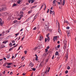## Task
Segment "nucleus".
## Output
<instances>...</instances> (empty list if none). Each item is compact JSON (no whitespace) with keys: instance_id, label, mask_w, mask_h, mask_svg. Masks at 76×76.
Here are the masks:
<instances>
[{"instance_id":"a211bd4d","label":"nucleus","mask_w":76,"mask_h":76,"mask_svg":"<svg viewBox=\"0 0 76 76\" xmlns=\"http://www.w3.org/2000/svg\"><path fill=\"white\" fill-rule=\"evenodd\" d=\"M20 14L21 15H23V12L22 11H21L20 12Z\"/></svg>"},{"instance_id":"4c0bfd02","label":"nucleus","mask_w":76,"mask_h":76,"mask_svg":"<svg viewBox=\"0 0 76 76\" xmlns=\"http://www.w3.org/2000/svg\"><path fill=\"white\" fill-rule=\"evenodd\" d=\"M32 70L33 71H35V70H36V69H35V68H33L32 69Z\"/></svg>"},{"instance_id":"de8ad7c7","label":"nucleus","mask_w":76,"mask_h":76,"mask_svg":"<svg viewBox=\"0 0 76 76\" xmlns=\"http://www.w3.org/2000/svg\"><path fill=\"white\" fill-rule=\"evenodd\" d=\"M54 55H53L52 57V59L53 60V59H54Z\"/></svg>"},{"instance_id":"6ab92c4d","label":"nucleus","mask_w":76,"mask_h":76,"mask_svg":"<svg viewBox=\"0 0 76 76\" xmlns=\"http://www.w3.org/2000/svg\"><path fill=\"white\" fill-rule=\"evenodd\" d=\"M6 57L7 58H9L10 57V55H7Z\"/></svg>"},{"instance_id":"3c124183","label":"nucleus","mask_w":76,"mask_h":76,"mask_svg":"<svg viewBox=\"0 0 76 76\" xmlns=\"http://www.w3.org/2000/svg\"><path fill=\"white\" fill-rule=\"evenodd\" d=\"M31 1V0H28V3H30Z\"/></svg>"},{"instance_id":"864d4df0","label":"nucleus","mask_w":76,"mask_h":76,"mask_svg":"<svg viewBox=\"0 0 76 76\" xmlns=\"http://www.w3.org/2000/svg\"><path fill=\"white\" fill-rule=\"evenodd\" d=\"M20 39V36H19L18 37V41H19V39Z\"/></svg>"},{"instance_id":"a878e982","label":"nucleus","mask_w":76,"mask_h":76,"mask_svg":"<svg viewBox=\"0 0 76 76\" xmlns=\"http://www.w3.org/2000/svg\"><path fill=\"white\" fill-rule=\"evenodd\" d=\"M9 38H10V36L9 35L7 37V39H9Z\"/></svg>"},{"instance_id":"f8f14e48","label":"nucleus","mask_w":76,"mask_h":76,"mask_svg":"<svg viewBox=\"0 0 76 76\" xmlns=\"http://www.w3.org/2000/svg\"><path fill=\"white\" fill-rule=\"evenodd\" d=\"M5 46L4 45H2L1 46V48H3Z\"/></svg>"},{"instance_id":"aec40b11","label":"nucleus","mask_w":76,"mask_h":76,"mask_svg":"<svg viewBox=\"0 0 76 76\" xmlns=\"http://www.w3.org/2000/svg\"><path fill=\"white\" fill-rule=\"evenodd\" d=\"M3 11V8H0V11L1 12L2 11Z\"/></svg>"},{"instance_id":"f257e3e1","label":"nucleus","mask_w":76,"mask_h":76,"mask_svg":"<svg viewBox=\"0 0 76 76\" xmlns=\"http://www.w3.org/2000/svg\"><path fill=\"white\" fill-rule=\"evenodd\" d=\"M4 23V21H2V20L0 18V26H3V25Z\"/></svg>"},{"instance_id":"6e6552de","label":"nucleus","mask_w":76,"mask_h":76,"mask_svg":"<svg viewBox=\"0 0 76 76\" xmlns=\"http://www.w3.org/2000/svg\"><path fill=\"white\" fill-rule=\"evenodd\" d=\"M45 25L46 26H49V23L47 22Z\"/></svg>"},{"instance_id":"f704fd0d","label":"nucleus","mask_w":76,"mask_h":76,"mask_svg":"<svg viewBox=\"0 0 76 76\" xmlns=\"http://www.w3.org/2000/svg\"><path fill=\"white\" fill-rule=\"evenodd\" d=\"M66 29H70V27L67 26L66 27Z\"/></svg>"},{"instance_id":"37998d69","label":"nucleus","mask_w":76,"mask_h":76,"mask_svg":"<svg viewBox=\"0 0 76 76\" xmlns=\"http://www.w3.org/2000/svg\"><path fill=\"white\" fill-rule=\"evenodd\" d=\"M37 29V27H35L33 28V30H35V29Z\"/></svg>"},{"instance_id":"f03ea898","label":"nucleus","mask_w":76,"mask_h":76,"mask_svg":"<svg viewBox=\"0 0 76 76\" xmlns=\"http://www.w3.org/2000/svg\"><path fill=\"white\" fill-rule=\"evenodd\" d=\"M29 66L31 67H33L34 66V64L31 61L29 62Z\"/></svg>"},{"instance_id":"4468645a","label":"nucleus","mask_w":76,"mask_h":76,"mask_svg":"<svg viewBox=\"0 0 76 76\" xmlns=\"http://www.w3.org/2000/svg\"><path fill=\"white\" fill-rule=\"evenodd\" d=\"M7 64V66H10V65H11V64H12V63H8Z\"/></svg>"},{"instance_id":"423d86ee","label":"nucleus","mask_w":76,"mask_h":76,"mask_svg":"<svg viewBox=\"0 0 76 76\" xmlns=\"http://www.w3.org/2000/svg\"><path fill=\"white\" fill-rule=\"evenodd\" d=\"M67 36L69 37V36H70V31H67Z\"/></svg>"},{"instance_id":"1a4fd4ad","label":"nucleus","mask_w":76,"mask_h":76,"mask_svg":"<svg viewBox=\"0 0 76 76\" xmlns=\"http://www.w3.org/2000/svg\"><path fill=\"white\" fill-rule=\"evenodd\" d=\"M64 4H65V0H63L62 5L64 6Z\"/></svg>"},{"instance_id":"58836bf2","label":"nucleus","mask_w":76,"mask_h":76,"mask_svg":"<svg viewBox=\"0 0 76 76\" xmlns=\"http://www.w3.org/2000/svg\"><path fill=\"white\" fill-rule=\"evenodd\" d=\"M38 57H36L35 60H36V61H37V60H38Z\"/></svg>"},{"instance_id":"338daca9","label":"nucleus","mask_w":76,"mask_h":76,"mask_svg":"<svg viewBox=\"0 0 76 76\" xmlns=\"http://www.w3.org/2000/svg\"><path fill=\"white\" fill-rule=\"evenodd\" d=\"M4 14H5V15H7V12H4Z\"/></svg>"},{"instance_id":"2eb2a0df","label":"nucleus","mask_w":76,"mask_h":76,"mask_svg":"<svg viewBox=\"0 0 76 76\" xmlns=\"http://www.w3.org/2000/svg\"><path fill=\"white\" fill-rule=\"evenodd\" d=\"M58 54V51H56L55 53V55L57 56Z\"/></svg>"},{"instance_id":"cd10ccee","label":"nucleus","mask_w":76,"mask_h":76,"mask_svg":"<svg viewBox=\"0 0 76 76\" xmlns=\"http://www.w3.org/2000/svg\"><path fill=\"white\" fill-rule=\"evenodd\" d=\"M45 8H44V10H45V9H46V5H45Z\"/></svg>"},{"instance_id":"774afa93","label":"nucleus","mask_w":76,"mask_h":76,"mask_svg":"<svg viewBox=\"0 0 76 76\" xmlns=\"http://www.w3.org/2000/svg\"><path fill=\"white\" fill-rule=\"evenodd\" d=\"M14 42H15V41L13 40L12 41V43H14Z\"/></svg>"},{"instance_id":"ddd939ff","label":"nucleus","mask_w":76,"mask_h":76,"mask_svg":"<svg viewBox=\"0 0 76 76\" xmlns=\"http://www.w3.org/2000/svg\"><path fill=\"white\" fill-rule=\"evenodd\" d=\"M64 44H67V42L66 41V40H64Z\"/></svg>"},{"instance_id":"20e7f679","label":"nucleus","mask_w":76,"mask_h":76,"mask_svg":"<svg viewBox=\"0 0 76 76\" xmlns=\"http://www.w3.org/2000/svg\"><path fill=\"white\" fill-rule=\"evenodd\" d=\"M50 67L48 68V67H47L46 69V71H47L48 72L50 70Z\"/></svg>"},{"instance_id":"412c9836","label":"nucleus","mask_w":76,"mask_h":76,"mask_svg":"<svg viewBox=\"0 0 76 76\" xmlns=\"http://www.w3.org/2000/svg\"><path fill=\"white\" fill-rule=\"evenodd\" d=\"M18 22V20H15L14 21V23H16L17 22Z\"/></svg>"},{"instance_id":"9d476101","label":"nucleus","mask_w":76,"mask_h":76,"mask_svg":"<svg viewBox=\"0 0 76 76\" xmlns=\"http://www.w3.org/2000/svg\"><path fill=\"white\" fill-rule=\"evenodd\" d=\"M8 42V40H6V41H4L3 42L2 44H6L7 42Z\"/></svg>"},{"instance_id":"052dcab7","label":"nucleus","mask_w":76,"mask_h":76,"mask_svg":"<svg viewBox=\"0 0 76 76\" xmlns=\"http://www.w3.org/2000/svg\"><path fill=\"white\" fill-rule=\"evenodd\" d=\"M67 56H68V53H67L66 56V57H67Z\"/></svg>"},{"instance_id":"4be33fe9","label":"nucleus","mask_w":76,"mask_h":76,"mask_svg":"<svg viewBox=\"0 0 76 76\" xmlns=\"http://www.w3.org/2000/svg\"><path fill=\"white\" fill-rule=\"evenodd\" d=\"M58 32L59 33V34L61 33V31H60V29H59V28L58 29Z\"/></svg>"},{"instance_id":"c756f323","label":"nucleus","mask_w":76,"mask_h":76,"mask_svg":"<svg viewBox=\"0 0 76 76\" xmlns=\"http://www.w3.org/2000/svg\"><path fill=\"white\" fill-rule=\"evenodd\" d=\"M47 38H47V40H48V41L49 42V41H50V37H48Z\"/></svg>"},{"instance_id":"4d7b16f0","label":"nucleus","mask_w":76,"mask_h":76,"mask_svg":"<svg viewBox=\"0 0 76 76\" xmlns=\"http://www.w3.org/2000/svg\"><path fill=\"white\" fill-rule=\"evenodd\" d=\"M49 11H50V9H48L47 11V13H48V12H49Z\"/></svg>"},{"instance_id":"2f4dec72","label":"nucleus","mask_w":76,"mask_h":76,"mask_svg":"<svg viewBox=\"0 0 76 76\" xmlns=\"http://www.w3.org/2000/svg\"><path fill=\"white\" fill-rule=\"evenodd\" d=\"M34 2V0H31V4L33 3Z\"/></svg>"},{"instance_id":"7ed1b4c3","label":"nucleus","mask_w":76,"mask_h":76,"mask_svg":"<svg viewBox=\"0 0 76 76\" xmlns=\"http://www.w3.org/2000/svg\"><path fill=\"white\" fill-rule=\"evenodd\" d=\"M37 16H38V15L37 14H36L35 16L34 17V18L33 20L32 21V22H34V20H35V19H37Z\"/></svg>"},{"instance_id":"6e6d98bb","label":"nucleus","mask_w":76,"mask_h":76,"mask_svg":"<svg viewBox=\"0 0 76 76\" xmlns=\"http://www.w3.org/2000/svg\"><path fill=\"white\" fill-rule=\"evenodd\" d=\"M18 54L17 53H15V58L16 57V56H17V55Z\"/></svg>"},{"instance_id":"39448f33","label":"nucleus","mask_w":76,"mask_h":76,"mask_svg":"<svg viewBox=\"0 0 76 76\" xmlns=\"http://www.w3.org/2000/svg\"><path fill=\"white\" fill-rule=\"evenodd\" d=\"M43 39V37H42L41 36H40V38H39V40L40 41H41L42 39Z\"/></svg>"},{"instance_id":"bf43d9fd","label":"nucleus","mask_w":76,"mask_h":76,"mask_svg":"<svg viewBox=\"0 0 76 76\" xmlns=\"http://www.w3.org/2000/svg\"><path fill=\"white\" fill-rule=\"evenodd\" d=\"M47 38H45V42H46L47 41Z\"/></svg>"},{"instance_id":"603ef678","label":"nucleus","mask_w":76,"mask_h":76,"mask_svg":"<svg viewBox=\"0 0 76 76\" xmlns=\"http://www.w3.org/2000/svg\"><path fill=\"white\" fill-rule=\"evenodd\" d=\"M43 7H44V5H43L42 6H41L40 8L41 9H42V8Z\"/></svg>"},{"instance_id":"8fccbe9b","label":"nucleus","mask_w":76,"mask_h":76,"mask_svg":"<svg viewBox=\"0 0 76 76\" xmlns=\"http://www.w3.org/2000/svg\"><path fill=\"white\" fill-rule=\"evenodd\" d=\"M9 45L10 46L11 45H12V43H10Z\"/></svg>"},{"instance_id":"c03bdc74","label":"nucleus","mask_w":76,"mask_h":76,"mask_svg":"<svg viewBox=\"0 0 76 76\" xmlns=\"http://www.w3.org/2000/svg\"><path fill=\"white\" fill-rule=\"evenodd\" d=\"M56 1L54 0L53 1V4H54V3H55Z\"/></svg>"},{"instance_id":"f3484780","label":"nucleus","mask_w":76,"mask_h":76,"mask_svg":"<svg viewBox=\"0 0 76 76\" xmlns=\"http://www.w3.org/2000/svg\"><path fill=\"white\" fill-rule=\"evenodd\" d=\"M64 49H66V44H64Z\"/></svg>"},{"instance_id":"09e8293b","label":"nucleus","mask_w":76,"mask_h":76,"mask_svg":"<svg viewBox=\"0 0 76 76\" xmlns=\"http://www.w3.org/2000/svg\"><path fill=\"white\" fill-rule=\"evenodd\" d=\"M6 67H7V68H10L11 67V66H6Z\"/></svg>"},{"instance_id":"393cba45","label":"nucleus","mask_w":76,"mask_h":76,"mask_svg":"<svg viewBox=\"0 0 76 76\" xmlns=\"http://www.w3.org/2000/svg\"><path fill=\"white\" fill-rule=\"evenodd\" d=\"M16 6V4H15V3H14L13 4V5L12 6V7H14V6Z\"/></svg>"},{"instance_id":"5701e85b","label":"nucleus","mask_w":76,"mask_h":76,"mask_svg":"<svg viewBox=\"0 0 76 76\" xmlns=\"http://www.w3.org/2000/svg\"><path fill=\"white\" fill-rule=\"evenodd\" d=\"M37 7V6H36V5L32 7V9H34V8H35V7Z\"/></svg>"},{"instance_id":"ea45409f","label":"nucleus","mask_w":76,"mask_h":76,"mask_svg":"<svg viewBox=\"0 0 76 76\" xmlns=\"http://www.w3.org/2000/svg\"><path fill=\"white\" fill-rule=\"evenodd\" d=\"M70 69V66H68L67 67V69H68V70H69V69Z\"/></svg>"},{"instance_id":"c9c22d12","label":"nucleus","mask_w":76,"mask_h":76,"mask_svg":"<svg viewBox=\"0 0 76 76\" xmlns=\"http://www.w3.org/2000/svg\"><path fill=\"white\" fill-rule=\"evenodd\" d=\"M13 48H10V49L9 50V51H11V50H12Z\"/></svg>"},{"instance_id":"c85d7f7f","label":"nucleus","mask_w":76,"mask_h":76,"mask_svg":"<svg viewBox=\"0 0 76 76\" xmlns=\"http://www.w3.org/2000/svg\"><path fill=\"white\" fill-rule=\"evenodd\" d=\"M20 0H18V4H20Z\"/></svg>"},{"instance_id":"680f3d73","label":"nucleus","mask_w":76,"mask_h":76,"mask_svg":"<svg viewBox=\"0 0 76 76\" xmlns=\"http://www.w3.org/2000/svg\"><path fill=\"white\" fill-rule=\"evenodd\" d=\"M53 14H52V15H53V16H54V15H55V14L54 13V12H53Z\"/></svg>"},{"instance_id":"69168bd1","label":"nucleus","mask_w":76,"mask_h":76,"mask_svg":"<svg viewBox=\"0 0 76 76\" xmlns=\"http://www.w3.org/2000/svg\"><path fill=\"white\" fill-rule=\"evenodd\" d=\"M3 59L4 60H6V58L5 57H4L3 58Z\"/></svg>"},{"instance_id":"473e14b6","label":"nucleus","mask_w":76,"mask_h":76,"mask_svg":"<svg viewBox=\"0 0 76 76\" xmlns=\"http://www.w3.org/2000/svg\"><path fill=\"white\" fill-rule=\"evenodd\" d=\"M53 13V11H51V10H50V14H52V13Z\"/></svg>"},{"instance_id":"5fc2aeb1","label":"nucleus","mask_w":76,"mask_h":76,"mask_svg":"<svg viewBox=\"0 0 76 76\" xmlns=\"http://www.w3.org/2000/svg\"><path fill=\"white\" fill-rule=\"evenodd\" d=\"M49 34H47V35H46V37H48V36H49Z\"/></svg>"},{"instance_id":"dca6fc26","label":"nucleus","mask_w":76,"mask_h":76,"mask_svg":"<svg viewBox=\"0 0 76 76\" xmlns=\"http://www.w3.org/2000/svg\"><path fill=\"white\" fill-rule=\"evenodd\" d=\"M26 10V8L25 7H23L22 9V10L23 11H24V10Z\"/></svg>"},{"instance_id":"9b49d317","label":"nucleus","mask_w":76,"mask_h":76,"mask_svg":"<svg viewBox=\"0 0 76 76\" xmlns=\"http://www.w3.org/2000/svg\"><path fill=\"white\" fill-rule=\"evenodd\" d=\"M38 48H38V47H36L34 48L33 50H34L35 51V50H37V49H38Z\"/></svg>"},{"instance_id":"e2e57ef3","label":"nucleus","mask_w":76,"mask_h":76,"mask_svg":"<svg viewBox=\"0 0 76 76\" xmlns=\"http://www.w3.org/2000/svg\"><path fill=\"white\" fill-rule=\"evenodd\" d=\"M48 59H46V62H48Z\"/></svg>"},{"instance_id":"a18cd8bd","label":"nucleus","mask_w":76,"mask_h":76,"mask_svg":"<svg viewBox=\"0 0 76 76\" xmlns=\"http://www.w3.org/2000/svg\"><path fill=\"white\" fill-rule=\"evenodd\" d=\"M24 53H25V54H26L27 53V51H24Z\"/></svg>"},{"instance_id":"0e129e2a","label":"nucleus","mask_w":76,"mask_h":76,"mask_svg":"<svg viewBox=\"0 0 76 76\" xmlns=\"http://www.w3.org/2000/svg\"><path fill=\"white\" fill-rule=\"evenodd\" d=\"M10 32V31L9 30H8L7 31V33H9Z\"/></svg>"},{"instance_id":"72a5a7b5","label":"nucleus","mask_w":76,"mask_h":76,"mask_svg":"<svg viewBox=\"0 0 76 76\" xmlns=\"http://www.w3.org/2000/svg\"><path fill=\"white\" fill-rule=\"evenodd\" d=\"M19 33H18L17 34H15V35L16 37H17V36H18V35H19Z\"/></svg>"},{"instance_id":"13d9d810","label":"nucleus","mask_w":76,"mask_h":76,"mask_svg":"<svg viewBox=\"0 0 76 76\" xmlns=\"http://www.w3.org/2000/svg\"><path fill=\"white\" fill-rule=\"evenodd\" d=\"M22 47V46H20L19 48L18 49V51L20 50V47Z\"/></svg>"},{"instance_id":"e433bc0d","label":"nucleus","mask_w":76,"mask_h":76,"mask_svg":"<svg viewBox=\"0 0 76 76\" xmlns=\"http://www.w3.org/2000/svg\"><path fill=\"white\" fill-rule=\"evenodd\" d=\"M31 12H32L31 11H29L28 12V13L29 14H30V13H31Z\"/></svg>"},{"instance_id":"79ce46f5","label":"nucleus","mask_w":76,"mask_h":76,"mask_svg":"<svg viewBox=\"0 0 76 76\" xmlns=\"http://www.w3.org/2000/svg\"><path fill=\"white\" fill-rule=\"evenodd\" d=\"M45 51L46 53H47V51H48V49H45Z\"/></svg>"},{"instance_id":"bb28decb","label":"nucleus","mask_w":76,"mask_h":76,"mask_svg":"<svg viewBox=\"0 0 76 76\" xmlns=\"http://www.w3.org/2000/svg\"><path fill=\"white\" fill-rule=\"evenodd\" d=\"M20 18H22V17H23V14H20Z\"/></svg>"},{"instance_id":"0eeeda50","label":"nucleus","mask_w":76,"mask_h":76,"mask_svg":"<svg viewBox=\"0 0 76 76\" xmlns=\"http://www.w3.org/2000/svg\"><path fill=\"white\" fill-rule=\"evenodd\" d=\"M57 39V36H55L53 37V39L54 41H56Z\"/></svg>"},{"instance_id":"7c9ffc66","label":"nucleus","mask_w":76,"mask_h":76,"mask_svg":"<svg viewBox=\"0 0 76 76\" xmlns=\"http://www.w3.org/2000/svg\"><path fill=\"white\" fill-rule=\"evenodd\" d=\"M60 1V4L61 5H62V0H59Z\"/></svg>"},{"instance_id":"b1692460","label":"nucleus","mask_w":76,"mask_h":76,"mask_svg":"<svg viewBox=\"0 0 76 76\" xmlns=\"http://www.w3.org/2000/svg\"><path fill=\"white\" fill-rule=\"evenodd\" d=\"M3 8V10H6V7H4Z\"/></svg>"},{"instance_id":"49530a36","label":"nucleus","mask_w":76,"mask_h":76,"mask_svg":"<svg viewBox=\"0 0 76 76\" xmlns=\"http://www.w3.org/2000/svg\"><path fill=\"white\" fill-rule=\"evenodd\" d=\"M60 45H58L57 46V48H60Z\"/></svg>"},{"instance_id":"a19ab883","label":"nucleus","mask_w":76,"mask_h":76,"mask_svg":"<svg viewBox=\"0 0 76 76\" xmlns=\"http://www.w3.org/2000/svg\"><path fill=\"white\" fill-rule=\"evenodd\" d=\"M68 73V71H66L65 72V73L66 74H67V73Z\"/></svg>"}]
</instances>
